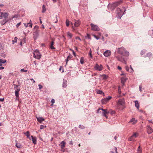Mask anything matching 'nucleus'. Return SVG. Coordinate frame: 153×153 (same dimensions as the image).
<instances>
[{
  "label": "nucleus",
  "mask_w": 153,
  "mask_h": 153,
  "mask_svg": "<svg viewBox=\"0 0 153 153\" xmlns=\"http://www.w3.org/2000/svg\"><path fill=\"white\" fill-rule=\"evenodd\" d=\"M125 100L124 99H120L118 101V105H123L125 104Z\"/></svg>",
  "instance_id": "obj_9"
},
{
  "label": "nucleus",
  "mask_w": 153,
  "mask_h": 153,
  "mask_svg": "<svg viewBox=\"0 0 153 153\" xmlns=\"http://www.w3.org/2000/svg\"><path fill=\"white\" fill-rule=\"evenodd\" d=\"M92 36L94 37V38H95L97 39L98 40L99 39V37L98 36H96L94 34H93Z\"/></svg>",
  "instance_id": "obj_46"
},
{
  "label": "nucleus",
  "mask_w": 153,
  "mask_h": 153,
  "mask_svg": "<svg viewBox=\"0 0 153 153\" xmlns=\"http://www.w3.org/2000/svg\"><path fill=\"white\" fill-rule=\"evenodd\" d=\"M111 5H112V4H109L108 5V9H110L111 10H112L115 9V7L114 6H111Z\"/></svg>",
  "instance_id": "obj_18"
},
{
  "label": "nucleus",
  "mask_w": 153,
  "mask_h": 153,
  "mask_svg": "<svg viewBox=\"0 0 153 153\" xmlns=\"http://www.w3.org/2000/svg\"><path fill=\"white\" fill-rule=\"evenodd\" d=\"M32 139L33 141V143L35 144L36 143V140L35 137H33L32 136H31Z\"/></svg>",
  "instance_id": "obj_19"
},
{
  "label": "nucleus",
  "mask_w": 153,
  "mask_h": 153,
  "mask_svg": "<svg viewBox=\"0 0 153 153\" xmlns=\"http://www.w3.org/2000/svg\"><path fill=\"white\" fill-rule=\"evenodd\" d=\"M62 69V72H63V68L62 67V66H60V68H59V70L60 71H61Z\"/></svg>",
  "instance_id": "obj_51"
},
{
  "label": "nucleus",
  "mask_w": 153,
  "mask_h": 153,
  "mask_svg": "<svg viewBox=\"0 0 153 153\" xmlns=\"http://www.w3.org/2000/svg\"><path fill=\"white\" fill-rule=\"evenodd\" d=\"M102 77L104 79H105L108 78V76L104 74L102 75Z\"/></svg>",
  "instance_id": "obj_36"
},
{
  "label": "nucleus",
  "mask_w": 153,
  "mask_h": 153,
  "mask_svg": "<svg viewBox=\"0 0 153 153\" xmlns=\"http://www.w3.org/2000/svg\"><path fill=\"white\" fill-rule=\"evenodd\" d=\"M146 50H143L141 51L140 53V54L141 56H142L144 54L146 53Z\"/></svg>",
  "instance_id": "obj_26"
},
{
  "label": "nucleus",
  "mask_w": 153,
  "mask_h": 153,
  "mask_svg": "<svg viewBox=\"0 0 153 153\" xmlns=\"http://www.w3.org/2000/svg\"><path fill=\"white\" fill-rule=\"evenodd\" d=\"M33 57L37 59H39L41 58V55L38 50H36L34 52Z\"/></svg>",
  "instance_id": "obj_4"
},
{
  "label": "nucleus",
  "mask_w": 153,
  "mask_h": 153,
  "mask_svg": "<svg viewBox=\"0 0 153 153\" xmlns=\"http://www.w3.org/2000/svg\"><path fill=\"white\" fill-rule=\"evenodd\" d=\"M74 21L75 22L74 26H73L72 27V28L74 30L75 29V27H79L81 23V22L79 19H78V20L74 19Z\"/></svg>",
  "instance_id": "obj_5"
},
{
  "label": "nucleus",
  "mask_w": 153,
  "mask_h": 153,
  "mask_svg": "<svg viewBox=\"0 0 153 153\" xmlns=\"http://www.w3.org/2000/svg\"><path fill=\"white\" fill-rule=\"evenodd\" d=\"M67 34L68 36L70 38H71L72 36V34L69 32H68L67 33Z\"/></svg>",
  "instance_id": "obj_31"
},
{
  "label": "nucleus",
  "mask_w": 153,
  "mask_h": 153,
  "mask_svg": "<svg viewBox=\"0 0 153 153\" xmlns=\"http://www.w3.org/2000/svg\"><path fill=\"white\" fill-rule=\"evenodd\" d=\"M20 90V87H19L18 88H17L15 89V91H17V92H19Z\"/></svg>",
  "instance_id": "obj_48"
},
{
  "label": "nucleus",
  "mask_w": 153,
  "mask_h": 153,
  "mask_svg": "<svg viewBox=\"0 0 153 153\" xmlns=\"http://www.w3.org/2000/svg\"><path fill=\"white\" fill-rule=\"evenodd\" d=\"M117 15L118 16V18H120L123 15L122 13L119 12L117 13Z\"/></svg>",
  "instance_id": "obj_32"
},
{
  "label": "nucleus",
  "mask_w": 153,
  "mask_h": 153,
  "mask_svg": "<svg viewBox=\"0 0 153 153\" xmlns=\"http://www.w3.org/2000/svg\"><path fill=\"white\" fill-rule=\"evenodd\" d=\"M8 16V13H2L1 12L0 16H1V18L2 17H4V19H8L7 17Z\"/></svg>",
  "instance_id": "obj_10"
},
{
  "label": "nucleus",
  "mask_w": 153,
  "mask_h": 153,
  "mask_svg": "<svg viewBox=\"0 0 153 153\" xmlns=\"http://www.w3.org/2000/svg\"><path fill=\"white\" fill-rule=\"evenodd\" d=\"M27 71V70H25L24 69H22L21 70V71L26 72Z\"/></svg>",
  "instance_id": "obj_49"
},
{
  "label": "nucleus",
  "mask_w": 153,
  "mask_h": 153,
  "mask_svg": "<svg viewBox=\"0 0 153 153\" xmlns=\"http://www.w3.org/2000/svg\"><path fill=\"white\" fill-rule=\"evenodd\" d=\"M62 86L64 88H65L67 86V81H64L63 82Z\"/></svg>",
  "instance_id": "obj_25"
},
{
  "label": "nucleus",
  "mask_w": 153,
  "mask_h": 153,
  "mask_svg": "<svg viewBox=\"0 0 153 153\" xmlns=\"http://www.w3.org/2000/svg\"><path fill=\"white\" fill-rule=\"evenodd\" d=\"M94 68L97 70L101 71L102 69V66L101 65H99L96 64L94 67Z\"/></svg>",
  "instance_id": "obj_8"
},
{
  "label": "nucleus",
  "mask_w": 153,
  "mask_h": 153,
  "mask_svg": "<svg viewBox=\"0 0 153 153\" xmlns=\"http://www.w3.org/2000/svg\"><path fill=\"white\" fill-rule=\"evenodd\" d=\"M37 121L40 123H42L43 121H44L45 119L42 117H36Z\"/></svg>",
  "instance_id": "obj_12"
},
{
  "label": "nucleus",
  "mask_w": 153,
  "mask_h": 153,
  "mask_svg": "<svg viewBox=\"0 0 153 153\" xmlns=\"http://www.w3.org/2000/svg\"><path fill=\"white\" fill-rule=\"evenodd\" d=\"M135 104V107L138 109H139V104L137 100H136L134 101Z\"/></svg>",
  "instance_id": "obj_20"
},
{
  "label": "nucleus",
  "mask_w": 153,
  "mask_h": 153,
  "mask_svg": "<svg viewBox=\"0 0 153 153\" xmlns=\"http://www.w3.org/2000/svg\"><path fill=\"white\" fill-rule=\"evenodd\" d=\"M137 152H139V153L142 152V150L141 149V147L140 146H139L137 149Z\"/></svg>",
  "instance_id": "obj_35"
},
{
  "label": "nucleus",
  "mask_w": 153,
  "mask_h": 153,
  "mask_svg": "<svg viewBox=\"0 0 153 153\" xmlns=\"http://www.w3.org/2000/svg\"><path fill=\"white\" fill-rule=\"evenodd\" d=\"M30 24V23H27V24H24L25 26L26 27H28V25Z\"/></svg>",
  "instance_id": "obj_56"
},
{
  "label": "nucleus",
  "mask_w": 153,
  "mask_h": 153,
  "mask_svg": "<svg viewBox=\"0 0 153 153\" xmlns=\"http://www.w3.org/2000/svg\"><path fill=\"white\" fill-rule=\"evenodd\" d=\"M24 134L29 138H30V134H29V132L28 131H27L26 133H24Z\"/></svg>",
  "instance_id": "obj_27"
},
{
  "label": "nucleus",
  "mask_w": 153,
  "mask_h": 153,
  "mask_svg": "<svg viewBox=\"0 0 153 153\" xmlns=\"http://www.w3.org/2000/svg\"><path fill=\"white\" fill-rule=\"evenodd\" d=\"M116 58L117 59V60L121 62H125V61L124 60V59L123 58L121 57H120L119 56H116Z\"/></svg>",
  "instance_id": "obj_17"
},
{
  "label": "nucleus",
  "mask_w": 153,
  "mask_h": 153,
  "mask_svg": "<svg viewBox=\"0 0 153 153\" xmlns=\"http://www.w3.org/2000/svg\"><path fill=\"white\" fill-rule=\"evenodd\" d=\"M14 85V88L15 89L19 88L18 87L19 86V85Z\"/></svg>",
  "instance_id": "obj_52"
},
{
  "label": "nucleus",
  "mask_w": 153,
  "mask_h": 153,
  "mask_svg": "<svg viewBox=\"0 0 153 153\" xmlns=\"http://www.w3.org/2000/svg\"><path fill=\"white\" fill-rule=\"evenodd\" d=\"M39 88L40 90L42 88V87H43L41 85H40V84H39Z\"/></svg>",
  "instance_id": "obj_54"
},
{
  "label": "nucleus",
  "mask_w": 153,
  "mask_h": 153,
  "mask_svg": "<svg viewBox=\"0 0 153 153\" xmlns=\"http://www.w3.org/2000/svg\"><path fill=\"white\" fill-rule=\"evenodd\" d=\"M72 57V56L71 55H70L68 56L67 59H66V64H67L68 61V60H70Z\"/></svg>",
  "instance_id": "obj_24"
},
{
  "label": "nucleus",
  "mask_w": 153,
  "mask_h": 153,
  "mask_svg": "<svg viewBox=\"0 0 153 153\" xmlns=\"http://www.w3.org/2000/svg\"><path fill=\"white\" fill-rule=\"evenodd\" d=\"M114 149H115V151L116 153H118V152L117 151V148L116 147H115Z\"/></svg>",
  "instance_id": "obj_60"
},
{
  "label": "nucleus",
  "mask_w": 153,
  "mask_h": 153,
  "mask_svg": "<svg viewBox=\"0 0 153 153\" xmlns=\"http://www.w3.org/2000/svg\"><path fill=\"white\" fill-rule=\"evenodd\" d=\"M103 54L105 56L108 57L111 54V52L110 51L108 50L105 51Z\"/></svg>",
  "instance_id": "obj_11"
},
{
  "label": "nucleus",
  "mask_w": 153,
  "mask_h": 153,
  "mask_svg": "<svg viewBox=\"0 0 153 153\" xmlns=\"http://www.w3.org/2000/svg\"><path fill=\"white\" fill-rule=\"evenodd\" d=\"M150 32L152 33V34H151V36H153V30L150 31Z\"/></svg>",
  "instance_id": "obj_63"
},
{
  "label": "nucleus",
  "mask_w": 153,
  "mask_h": 153,
  "mask_svg": "<svg viewBox=\"0 0 153 153\" xmlns=\"http://www.w3.org/2000/svg\"><path fill=\"white\" fill-rule=\"evenodd\" d=\"M152 56V53L150 52H149V53H147L146 54L145 56H144V57H148L149 58L150 57H151Z\"/></svg>",
  "instance_id": "obj_23"
},
{
  "label": "nucleus",
  "mask_w": 153,
  "mask_h": 153,
  "mask_svg": "<svg viewBox=\"0 0 153 153\" xmlns=\"http://www.w3.org/2000/svg\"><path fill=\"white\" fill-rule=\"evenodd\" d=\"M97 93L100 94H104V93L102 91L100 90H99L97 91Z\"/></svg>",
  "instance_id": "obj_41"
},
{
  "label": "nucleus",
  "mask_w": 153,
  "mask_h": 153,
  "mask_svg": "<svg viewBox=\"0 0 153 153\" xmlns=\"http://www.w3.org/2000/svg\"><path fill=\"white\" fill-rule=\"evenodd\" d=\"M147 132L148 134H149L152 132V128L150 127V126H148L147 127Z\"/></svg>",
  "instance_id": "obj_13"
},
{
  "label": "nucleus",
  "mask_w": 153,
  "mask_h": 153,
  "mask_svg": "<svg viewBox=\"0 0 153 153\" xmlns=\"http://www.w3.org/2000/svg\"><path fill=\"white\" fill-rule=\"evenodd\" d=\"M117 52L123 56H129V52L126 51L125 49L123 47L118 48L117 50Z\"/></svg>",
  "instance_id": "obj_1"
},
{
  "label": "nucleus",
  "mask_w": 153,
  "mask_h": 153,
  "mask_svg": "<svg viewBox=\"0 0 153 153\" xmlns=\"http://www.w3.org/2000/svg\"><path fill=\"white\" fill-rule=\"evenodd\" d=\"M76 39H79V40L80 41H81V39L78 36H77L76 37Z\"/></svg>",
  "instance_id": "obj_57"
},
{
  "label": "nucleus",
  "mask_w": 153,
  "mask_h": 153,
  "mask_svg": "<svg viewBox=\"0 0 153 153\" xmlns=\"http://www.w3.org/2000/svg\"><path fill=\"white\" fill-rule=\"evenodd\" d=\"M126 71H127L129 72V71H130V69H129V67L127 66H126Z\"/></svg>",
  "instance_id": "obj_45"
},
{
  "label": "nucleus",
  "mask_w": 153,
  "mask_h": 153,
  "mask_svg": "<svg viewBox=\"0 0 153 153\" xmlns=\"http://www.w3.org/2000/svg\"><path fill=\"white\" fill-rule=\"evenodd\" d=\"M30 25H29V27H32V23H31L30 24H29Z\"/></svg>",
  "instance_id": "obj_64"
},
{
  "label": "nucleus",
  "mask_w": 153,
  "mask_h": 153,
  "mask_svg": "<svg viewBox=\"0 0 153 153\" xmlns=\"http://www.w3.org/2000/svg\"><path fill=\"white\" fill-rule=\"evenodd\" d=\"M84 60L83 57H81L80 60V62L82 64H83L84 63Z\"/></svg>",
  "instance_id": "obj_29"
},
{
  "label": "nucleus",
  "mask_w": 153,
  "mask_h": 153,
  "mask_svg": "<svg viewBox=\"0 0 153 153\" xmlns=\"http://www.w3.org/2000/svg\"><path fill=\"white\" fill-rule=\"evenodd\" d=\"M92 51L91 48H90V51L88 53L89 55L90 56L91 58H92Z\"/></svg>",
  "instance_id": "obj_34"
},
{
  "label": "nucleus",
  "mask_w": 153,
  "mask_h": 153,
  "mask_svg": "<svg viewBox=\"0 0 153 153\" xmlns=\"http://www.w3.org/2000/svg\"><path fill=\"white\" fill-rule=\"evenodd\" d=\"M10 19H4L1 22V23L2 25H4Z\"/></svg>",
  "instance_id": "obj_16"
},
{
  "label": "nucleus",
  "mask_w": 153,
  "mask_h": 153,
  "mask_svg": "<svg viewBox=\"0 0 153 153\" xmlns=\"http://www.w3.org/2000/svg\"><path fill=\"white\" fill-rule=\"evenodd\" d=\"M141 88H142L141 86V85H140L139 86V90L140 91H142Z\"/></svg>",
  "instance_id": "obj_58"
},
{
  "label": "nucleus",
  "mask_w": 153,
  "mask_h": 153,
  "mask_svg": "<svg viewBox=\"0 0 153 153\" xmlns=\"http://www.w3.org/2000/svg\"><path fill=\"white\" fill-rule=\"evenodd\" d=\"M131 69H130V71H129V72H131L133 71V69L131 67V66L130 65Z\"/></svg>",
  "instance_id": "obj_55"
},
{
  "label": "nucleus",
  "mask_w": 153,
  "mask_h": 153,
  "mask_svg": "<svg viewBox=\"0 0 153 153\" xmlns=\"http://www.w3.org/2000/svg\"><path fill=\"white\" fill-rule=\"evenodd\" d=\"M132 136L134 137V138H136L137 136V134L136 133H134Z\"/></svg>",
  "instance_id": "obj_42"
},
{
  "label": "nucleus",
  "mask_w": 153,
  "mask_h": 153,
  "mask_svg": "<svg viewBox=\"0 0 153 153\" xmlns=\"http://www.w3.org/2000/svg\"><path fill=\"white\" fill-rule=\"evenodd\" d=\"M16 146L18 148H20L21 147V145L20 144L18 143H16Z\"/></svg>",
  "instance_id": "obj_28"
},
{
  "label": "nucleus",
  "mask_w": 153,
  "mask_h": 153,
  "mask_svg": "<svg viewBox=\"0 0 153 153\" xmlns=\"http://www.w3.org/2000/svg\"><path fill=\"white\" fill-rule=\"evenodd\" d=\"M111 98L112 97L111 96H109L107 97L102 99L101 100V102L103 104H106Z\"/></svg>",
  "instance_id": "obj_6"
},
{
  "label": "nucleus",
  "mask_w": 153,
  "mask_h": 153,
  "mask_svg": "<svg viewBox=\"0 0 153 153\" xmlns=\"http://www.w3.org/2000/svg\"><path fill=\"white\" fill-rule=\"evenodd\" d=\"M17 39L16 37H15L14 40H13V44H14V42H16Z\"/></svg>",
  "instance_id": "obj_44"
},
{
  "label": "nucleus",
  "mask_w": 153,
  "mask_h": 153,
  "mask_svg": "<svg viewBox=\"0 0 153 153\" xmlns=\"http://www.w3.org/2000/svg\"><path fill=\"white\" fill-rule=\"evenodd\" d=\"M15 96H16V97L18 98L19 97V92H17V91H15Z\"/></svg>",
  "instance_id": "obj_38"
},
{
  "label": "nucleus",
  "mask_w": 153,
  "mask_h": 153,
  "mask_svg": "<svg viewBox=\"0 0 153 153\" xmlns=\"http://www.w3.org/2000/svg\"><path fill=\"white\" fill-rule=\"evenodd\" d=\"M39 33V26L37 25H36L33 29V35L34 39L36 38L38 36Z\"/></svg>",
  "instance_id": "obj_2"
},
{
  "label": "nucleus",
  "mask_w": 153,
  "mask_h": 153,
  "mask_svg": "<svg viewBox=\"0 0 153 153\" xmlns=\"http://www.w3.org/2000/svg\"><path fill=\"white\" fill-rule=\"evenodd\" d=\"M90 25L91 27V30L95 31H98L100 30V28L98 26L92 23L90 24Z\"/></svg>",
  "instance_id": "obj_7"
},
{
  "label": "nucleus",
  "mask_w": 153,
  "mask_h": 153,
  "mask_svg": "<svg viewBox=\"0 0 153 153\" xmlns=\"http://www.w3.org/2000/svg\"><path fill=\"white\" fill-rule=\"evenodd\" d=\"M100 110H101L102 111V115L105 117L106 118H107V116L106 115V114L108 113L107 111V109H104L102 108H99L97 110V113H101V111H100Z\"/></svg>",
  "instance_id": "obj_3"
},
{
  "label": "nucleus",
  "mask_w": 153,
  "mask_h": 153,
  "mask_svg": "<svg viewBox=\"0 0 153 153\" xmlns=\"http://www.w3.org/2000/svg\"><path fill=\"white\" fill-rule=\"evenodd\" d=\"M51 102L52 103V104L51 105H53V103L55 102V100L53 99H52Z\"/></svg>",
  "instance_id": "obj_43"
},
{
  "label": "nucleus",
  "mask_w": 153,
  "mask_h": 153,
  "mask_svg": "<svg viewBox=\"0 0 153 153\" xmlns=\"http://www.w3.org/2000/svg\"><path fill=\"white\" fill-rule=\"evenodd\" d=\"M117 68L120 70L122 69L121 67L120 66H118Z\"/></svg>",
  "instance_id": "obj_59"
},
{
  "label": "nucleus",
  "mask_w": 153,
  "mask_h": 153,
  "mask_svg": "<svg viewBox=\"0 0 153 153\" xmlns=\"http://www.w3.org/2000/svg\"><path fill=\"white\" fill-rule=\"evenodd\" d=\"M6 62V60H2L1 59H0V63L2 64V63H5Z\"/></svg>",
  "instance_id": "obj_33"
},
{
  "label": "nucleus",
  "mask_w": 153,
  "mask_h": 153,
  "mask_svg": "<svg viewBox=\"0 0 153 153\" xmlns=\"http://www.w3.org/2000/svg\"><path fill=\"white\" fill-rule=\"evenodd\" d=\"M46 126H44L43 125H41L40 127V129H43L45 127H46Z\"/></svg>",
  "instance_id": "obj_47"
},
{
  "label": "nucleus",
  "mask_w": 153,
  "mask_h": 153,
  "mask_svg": "<svg viewBox=\"0 0 153 153\" xmlns=\"http://www.w3.org/2000/svg\"><path fill=\"white\" fill-rule=\"evenodd\" d=\"M21 22H20L18 23L16 25V27L18 28L19 26L21 25Z\"/></svg>",
  "instance_id": "obj_53"
},
{
  "label": "nucleus",
  "mask_w": 153,
  "mask_h": 153,
  "mask_svg": "<svg viewBox=\"0 0 153 153\" xmlns=\"http://www.w3.org/2000/svg\"><path fill=\"white\" fill-rule=\"evenodd\" d=\"M4 100V98H0V101L3 102Z\"/></svg>",
  "instance_id": "obj_62"
},
{
  "label": "nucleus",
  "mask_w": 153,
  "mask_h": 153,
  "mask_svg": "<svg viewBox=\"0 0 153 153\" xmlns=\"http://www.w3.org/2000/svg\"><path fill=\"white\" fill-rule=\"evenodd\" d=\"M79 127L81 129H84L85 128V127L83 125H80L79 126Z\"/></svg>",
  "instance_id": "obj_40"
},
{
  "label": "nucleus",
  "mask_w": 153,
  "mask_h": 153,
  "mask_svg": "<svg viewBox=\"0 0 153 153\" xmlns=\"http://www.w3.org/2000/svg\"><path fill=\"white\" fill-rule=\"evenodd\" d=\"M122 1H119L117 2H115L112 4V5L111 6H114L115 7H116L119 4H120L121 3Z\"/></svg>",
  "instance_id": "obj_14"
},
{
  "label": "nucleus",
  "mask_w": 153,
  "mask_h": 153,
  "mask_svg": "<svg viewBox=\"0 0 153 153\" xmlns=\"http://www.w3.org/2000/svg\"><path fill=\"white\" fill-rule=\"evenodd\" d=\"M65 143L64 141H62L61 143V147L62 149H63L65 147Z\"/></svg>",
  "instance_id": "obj_22"
},
{
  "label": "nucleus",
  "mask_w": 153,
  "mask_h": 153,
  "mask_svg": "<svg viewBox=\"0 0 153 153\" xmlns=\"http://www.w3.org/2000/svg\"><path fill=\"white\" fill-rule=\"evenodd\" d=\"M69 144L71 145H73V142L71 140L70 141L69 143Z\"/></svg>",
  "instance_id": "obj_61"
},
{
  "label": "nucleus",
  "mask_w": 153,
  "mask_h": 153,
  "mask_svg": "<svg viewBox=\"0 0 153 153\" xmlns=\"http://www.w3.org/2000/svg\"><path fill=\"white\" fill-rule=\"evenodd\" d=\"M42 12L44 13L45 12L46 10V9L44 5H43L42 7Z\"/></svg>",
  "instance_id": "obj_30"
},
{
  "label": "nucleus",
  "mask_w": 153,
  "mask_h": 153,
  "mask_svg": "<svg viewBox=\"0 0 153 153\" xmlns=\"http://www.w3.org/2000/svg\"><path fill=\"white\" fill-rule=\"evenodd\" d=\"M66 24L67 26L68 27L69 25V21L68 19H67L66 21Z\"/></svg>",
  "instance_id": "obj_39"
},
{
  "label": "nucleus",
  "mask_w": 153,
  "mask_h": 153,
  "mask_svg": "<svg viewBox=\"0 0 153 153\" xmlns=\"http://www.w3.org/2000/svg\"><path fill=\"white\" fill-rule=\"evenodd\" d=\"M137 122V120H135V118H133L129 121V123H132L133 125L136 124Z\"/></svg>",
  "instance_id": "obj_15"
},
{
  "label": "nucleus",
  "mask_w": 153,
  "mask_h": 153,
  "mask_svg": "<svg viewBox=\"0 0 153 153\" xmlns=\"http://www.w3.org/2000/svg\"><path fill=\"white\" fill-rule=\"evenodd\" d=\"M54 44V42L53 41H52L51 42V45L50 46V48L51 49L54 50L55 49V48L53 46V45Z\"/></svg>",
  "instance_id": "obj_21"
},
{
  "label": "nucleus",
  "mask_w": 153,
  "mask_h": 153,
  "mask_svg": "<svg viewBox=\"0 0 153 153\" xmlns=\"http://www.w3.org/2000/svg\"><path fill=\"white\" fill-rule=\"evenodd\" d=\"M134 139V138L131 136L128 138V140L129 141L133 140Z\"/></svg>",
  "instance_id": "obj_37"
},
{
  "label": "nucleus",
  "mask_w": 153,
  "mask_h": 153,
  "mask_svg": "<svg viewBox=\"0 0 153 153\" xmlns=\"http://www.w3.org/2000/svg\"><path fill=\"white\" fill-rule=\"evenodd\" d=\"M110 111V113H111L112 114H114L115 113V111H114L111 110Z\"/></svg>",
  "instance_id": "obj_50"
}]
</instances>
